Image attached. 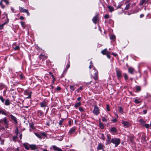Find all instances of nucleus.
Masks as SVG:
<instances>
[{"label": "nucleus", "instance_id": "obj_30", "mask_svg": "<svg viewBox=\"0 0 151 151\" xmlns=\"http://www.w3.org/2000/svg\"><path fill=\"white\" fill-rule=\"evenodd\" d=\"M70 89L72 91H74L75 89L74 86H70Z\"/></svg>", "mask_w": 151, "mask_h": 151}, {"label": "nucleus", "instance_id": "obj_36", "mask_svg": "<svg viewBox=\"0 0 151 151\" xmlns=\"http://www.w3.org/2000/svg\"><path fill=\"white\" fill-rule=\"evenodd\" d=\"M136 90L137 91H139L141 90L140 87L139 86H137L136 87Z\"/></svg>", "mask_w": 151, "mask_h": 151}, {"label": "nucleus", "instance_id": "obj_11", "mask_svg": "<svg viewBox=\"0 0 151 151\" xmlns=\"http://www.w3.org/2000/svg\"><path fill=\"white\" fill-rule=\"evenodd\" d=\"M52 147L53 149L55 151H62L61 149L55 145H53Z\"/></svg>", "mask_w": 151, "mask_h": 151}, {"label": "nucleus", "instance_id": "obj_64", "mask_svg": "<svg viewBox=\"0 0 151 151\" xmlns=\"http://www.w3.org/2000/svg\"><path fill=\"white\" fill-rule=\"evenodd\" d=\"M80 90H82L83 89V88L82 87H80L79 88Z\"/></svg>", "mask_w": 151, "mask_h": 151}, {"label": "nucleus", "instance_id": "obj_22", "mask_svg": "<svg viewBox=\"0 0 151 151\" xmlns=\"http://www.w3.org/2000/svg\"><path fill=\"white\" fill-rule=\"evenodd\" d=\"M110 131L113 132H117L116 129L114 127H113L111 128Z\"/></svg>", "mask_w": 151, "mask_h": 151}, {"label": "nucleus", "instance_id": "obj_62", "mask_svg": "<svg viewBox=\"0 0 151 151\" xmlns=\"http://www.w3.org/2000/svg\"><path fill=\"white\" fill-rule=\"evenodd\" d=\"M112 54L114 55L115 56H116L117 55L116 54H115L114 53H112Z\"/></svg>", "mask_w": 151, "mask_h": 151}, {"label": "nucleus", "instance_id": "obj_52", "mask_svg": "<svg viewBox=\"0 0 151 151\" xmlns=\"http://www.w3.org/2000/svg\"><path fill=\"white\" fill-rule=\"evenodd\" d=\"M19 78L21 79H22L23 78V76L22 74H20V75H19Z\"/></svg>", "mask_w": 151, "mask_h": 151}, {"label": "nucleus", "instance_id": "obj_28", "mask_svg": "<svg viewBox=\"0 0 151 151\" xmlns=\"http://www.w3.org/2000/svg\"><path fill=\"white\" fill-rule=\"evenodd\" d=\"M99 124L100 128L101 129H103L104 128V125L101 122H99Z\"/></svg>", "mask_w": 151, "mask_h": 151}, {"label": "nucleus", "instance_id": "obj_56", "mask_svg": "<svg viewBox=\"0 0 151 151\" xmlns=\"http://www.w3.org/2000/svg\"><path fill=\"white\" fill-rule=\"evenodd\" d=\"M112 121L114 122H115L117 121V119H116L112 120Z\"/></svg>", "mask_w": 151, "mask_h": 151}, {"label": "nucleus", "instance_id": "obj_41", "mask_svg": "<svg viewBox=\"0 0 151 151\" xmlns=\"http://www.w3.org/2000/svg\"><path fill=\"white\" fill-rule=\"evenodd\" d=\"M0 100L2 102H4V99L3 98L2 96H0Z\"/></svg>", "mask_w": 151, "mask_h": 151}, {"label": "nucleus", "instance_id": "obj_25", "mask_svg": "<svg viewBox=\"0 0 151 151\" xmlns=\"http://www.w3.org/2000/svg\"><path fill=\"white\" fill-rule=\"evenodd\" d=\"M108 8L109 9V11L110 12H112L114 11V8L113 7L109 6H108Z\"/></svg>", "mask_w": 151, "mask_h": 151}, {"label": "nucleus", "instance_id": "obj_5", "mask_svg": "<svg viewBox=\"0 0 151 151\" xmlns=\"http://www.w3.org/2000/svg\"><path fill=\"white\" fill-rule=\"evenodd\" d=\"M107 137V143H106V145H107L110 144L111 143V137L110 135L109 134H107L106 135Z\"/></svg>", "mask_w": 151, "mask_h": 151}, {"label": "nucleus", "instance_id": "obj_43", "mask_svg": "<svg viewBox=\"0 0 151 151\" xmlns=\"http://www.w3.org/2000/svg\"><path fill=\"white\" fill-rule=\"evenodd\" d=\"M124 78L125 80H127L128 79V76L126 74H124Z\"/></svg>", "mask_w": 151, "mask_h": 151}, {"label": "nucleus", "instance_id": "obj_20", "mask_svg": "<svg viewBox=\"0 0 151 151\" xmlns=\"http://www.w3.org/2000/svg\"><path fill=\"white\" fill-rule=\"evenodd\" d=\"M139 122H140V124L142 126H144L145 123V122L142 119H140L139 120Z\"/></svg>", "mask_w": 151, "mask_h": 151}, {"label": "nucleus", "instance_id": "obj_40", "mask_svg": "<svg viewBox=\"0 0 151 151\" xmlns=\"http://www.w3.org/2000/svg\"><path fill=\"white\" fill-rule=\"evenodd\" d=\"M110 52H108V53H107L106 54V56H107V58H109V59H110V57H111L110 55Z\"/></svg>", "mask_w": 151, "mask_h": 151}, {"label": "nucleus", "instance_id": "obj_42", "mask_svg": "<svg viewBox=\"0 0 151 151\" xmlns=\"http://www.w3.org/2000/svg\"><path fill=\"white\" fill-rule=\"evenodd\" d=\"M1 113L2 114H4V115H6V113H5V112L4 111L1 110L0 114Z\"/></svg>", "mask_w": 151, "mask_h": 151}, {"label": "nucleus", "instance_id": "obj_29", "mask_svg": "<svg viewBox=\"0 0 151 151\" xmlns=\"http://www.w3.org/2000/svg\"><path fill=\"white\" fill-rule=\"evenodd\" d=\"M35 134L36 136H37L39 138H40V139L42 138V137H41V134L40 133L38 134L36 133H35Z\"/></svg>", "mask_w": 151, "mask_h": 151}, {"label": "nucleus", "instance_id": "obj_21", "mask_svg": "<svg viewBox=\"0 0 151 151\" xmlns=\"http://www.w3.org/2000/svg\"><path fill=\"white\" fill-rule=\"evenodd\" d=\"M4 104L5 105L8 106L10 104V101L8 99H6L5 101Z\"/></svg>", "mask_w": 151, "mask_h": 151}, {"label": "nucleus", "instance_id": "obj_53", "mask_svg": "<svg viewBox=\"0 0 151 151\" xmlns=\"http://www.w3.org/2000/svg\"><path fill=\"white\" fill-rule=\"evenodd\" d=\"M143 112L144 114H145L147 112V111L146 110H144L143 111Z\"/></svg>", "mask_w": 151, "mask_h": 151}, {"label": "nucleus", "instance_id": "obj_4", "mask_svg": "<svg viewBox=\"0 0 151 151\" xmlns=\"http://www.w3.org/2000/svg\"><path fill=\"white\" fill-rule=\"evenodd\" d=\"M19 9L21 12H24V13H27L28 16H29V13L28 12V10L26 9H24L22 7H20L19 8Z\"/></svg>", "mask_w": 151, "mask_h": 151}, {"label": "nucleus", "instance_id": "obj_17", "mask_svg": "<svg viewBox=\"0 0 151 151\" xmlns=\"http://www.w3.org/2000/svg\"><path fill=\"white\" fill-rule=\"evenodd\" d=\"M29 93V94L28 96L27 97V98H29L31 97V93L30 92H29L27 91H25L24 92V94L26 95H27Z\"/></svg>", "mask_w": 151, "mask_h": 151}, {"label": "nucleus", "instance_id": "obj_6", "mask_svg": "<svg viewBox=\"0 0 151 151\" xmlns=\"http://www.w3.org/2000/svg\"><path fill=\"white\" fill-rule=\"evenodd\" d=\"M93 69L95 72V73H94L95 75L93 77V78L95 80H97L98 79V72L94 68H93Z\"/></svg>", "mask_w": 151, "mask_h": 151}, {"label": "nucleus", "instance_id": "obj_63", "mask_svg": "<svg viewBox=\"0 0 151 151\" xmlns=\"http://www.w3.org/2000/svg\"><path fill=\"white\" fill-rule=\"evenodd\" d=\"M22 134H20V135H19V137H20V139H22Z\"/></svg>", "mask_w": 151, "mask_h": 151}, {"label": "nucleus", "instance_id": "obj_8", "mask_svg": "<svg viewBox=\"0 0 151 151\" xmlns=\"http://www.w3.org/2000/svg\"><path fill=\"white\" fill-rule=\"evenodd\" d=\"M104 147V145L101 143H99L98 144V146L97 147V150H103Z\"/></svg>", "mask_w": 151, "mask_h": 151}, {"label": "nucleus", "instance_id": "obj_45", "mask_svg": "<svg viewBox=\"0 0 151 151\" xmlns=\"http://www.w3.org/2000/svg\"><path fill=\"white\" fill-rule=\"evenodd\" d=\"M79 111L81 112H83L84 111V110L82 107H80L79 108Z\"/></svg>", "mask_w": 151, "mask_h": 151}, {"label": "nucleus", "instance_id": "obj_34", "mask_svg": "<svg viewBox=\"0 0 151 151\" xmlns=\"http://www.w3.org/2000/svg\"><path fill=\"white\" fill-rule=\"evenodd\" d=\"M41 137H46L47 136L45 132H42L40 133Z\"/></svg>", "mask_w": 151, "mask_h": 151}, {"label": "nucleus", "instance_id": "obj_61", "mask_svg": "<svg viewBox=\"0 0 151 151\" xmlns=\"http://www.w3.org/2000/svg\"><path fill=\"white\" fill-rule=\"evenodd\" d=\"M93 65H90L89 67V68L90 69H91V68L93 66Z\"/></svg>", "mask_w": 151, "mask_h": 151}, {"label": "nucleus", "instance_id": "obj_10", "mask_svg": "<svg viewBox=\"0 0 151 151\" xmlns=\"http://www.w3.org/2000/svg\"><path fill=\"white\" fill-rule=\"evenodd\" d=\"M116 73L118 78H120L122 77V73L121 71L119 70H116Z\"/></svg>", "mask_w": 151, "mask_h": 151}, {"label": "nucleus", "instance_id": "obj_57", "mask_svg": "<svg viewBox=\"0 0 151 151\" xmlns=\"http://www.w3.org/2000/svg\"><path fill=\"white\" fill-rule=\"evenodd\" d=\"M41 149L42 150V151H50L47 150L46 149H43L42 148Z\"/></svg>", "mask_w": 151, "mask_h": 151}, {"label": "nucleus", "instance_id": "obj_19", "mask_svg": "<svg viewBox=\"0 0 151 151\" xmlns=\"http://www.w3.org/2000/svg\"><path fill=\"white\" fill-rule=\"evenodd\" d=\"M29 147L32 150H35L36 148V146L35 145H30Z\"/></svg>", "mask_w": 151, "mask_h": 151}, {"label": "nucleus", "instance_id": "obj_23", "mask_svg": "<svg viewBox=\"0 0 151 151\" xmlns=\"http://www.w3.org/2000/svg\"><path fill=\"white\" fill-rule=\"evenodd\" d=\"M118 110L119 112L121 114H123V108L120 106L118 107Z\"/></svg>", "mask_w": 151, "mask_h": 151}, {"label": "nucleus", "instance_id": "obj_15", "mask_svg": "<svg viewBox=\"0 0 151 151\" xmlns=\"http://www.w3.org/2000/svg\"><path fill=\"white\" fill-rule=\"evenodd\" d=\"M12 119L16 123H17V120L16 118L13 115L11 114L10 115Z\"/></svg>", "mask_w": 151, "mask_h": 151}, {"label": "nucleus", "instance_id": "obj_13", "mask_svg": "<svg viewBox=\"0 0 151 151\" xmlns=\"http://www.w3.org/2000/svg\"><path fill=\"white\" fill-rule=\"evenodd\" d=\"M29 145L28 143H24L23 144V146L27 150H29Z\"/></svg>", "mask_w": 151, "mask_h": 151}, {"label": "nucleus", "instance_id": "obj_60", "mask_svg": "<svg viewBox=\"0 0 151 151\" xmlns=\"http://www.w3.org/2000/svg\"><path fill=\"white\" fill-rule=\"evenodd\" d=\"M144 16V15L143 14H141L140 16V18L143 17Z\"/></svg>", "mask_w": 151, "mask_h": 151}, {"label": "nucleus", "instance_id": "obj_58", "mask_svg": "<svg viewBox=\"0 0 151 151\" xmlns=\"http://www.w3.org/2000/svg\"><path fill=\"white\" fill-rule=\"evenodd\" d=\"M19 19L21 20H23L24 19V18L22 16H20L19 17Z\"/></svg>", "mask_w": 151, "mask_h": 151}, {"label": "nucleus", "instance_id": "obj_48", "mask_svg": "<svg viewBox=\"0 0 151 151\" xmlns=\"http://www.w3.org/2000/svg\"><path fill=\"white\" fill-rule=\"evenodd\" d=\"M29 126H30V127L31 128H32L33 129L34 128L33 127V124H29Z\"/></svg>", "mask_w": 151, "mask_h": 151}, {"label": "nucleus", "instance_id": "obj_16", "mask_svg": "<svg viewBox=\"0 0 151 151\" xmlns=\"http://www.w3.org/2000/svg\"><path fill=\"white\" fill-rule=\"evenodd\" d=\"M134 70V69L131 67H130L128 68V72L131 74H133Z\"/></svg>", "mask_w": 151, "mask_h": 151}, {"label": "nucleus", "instance_id": "obj_9", "mask_svg": "<svg viewBox=\"0 0 151 151\" xmlns=\"http://www.w3.org/2000/svg\"><path fill=\"white\" fill-rule=\"evenodd\" d=\"M99 20L98 15L95 16L92 19V21L95 23H96Z\"/></svg>", "mask_w": 151, "mask_h": 151}, {"label": "nucleus", "instance_id": "obj_54", "mask_svg": "<svg viewBox=\"0 0 151 151\" xmlns=\"http://www.w3.org/2000/svg\"><path fill=\"white\" fill-rule=\"evenodd\" d=\"M4 140L3 139H1V143L2 145L4 144Z\"/></svg>", "mask_w": 151, "mask_h": 151}, {"label": "nucleus", "instance_id": "obj_18", "mask_svg": "<svg viewBox=\"0 0 151 151\" xmlns=\"http://www.w3.org/2000/svg\"><path fill=\"white\" fill-rule=\"evenodd\" d=\"M109 52V51H108L107 50V49L106 48L102 50L101 52V53L103 55H106L108 52Z\"/></svg>", "mask_w": 151, "mask_h": 151}, {"label": "nucleus", "instance_id": "obj_26", "mask_svg": "<svg viewBox=\"0 0 151 151\" xmlns=\"http://www.w3.org/2000/svg\"><path fill=\"white\" fill-rule=\"evenodd\" d=\"M99 135L100 136V138L103 140H104L105 139V138L104 134L102 133H100L99 134Z\"/></svg>", "mask_w": 151, "mask_h": 151}, {"label": "nucleus", "instance_id": "obj_12", "mask_svg": "<svg viewBox=\"0 0 151 151\" xmlns=\"http://www.w3.org/2000/svg\"><path fill=\"white\" fill-rule=\"evenodd\" d=\"M6 16L7 19V21L6 22L4 23L1 25H0V29H2L3 28V27L6 23H7L9 21V19L7 18V14H6Z\"/></svg>", "mask_w": 151, "mask_h": 151}, {"label": "nucleus", "instance_id": "obj_37", "mask_svg": "<svg viewBox=\"0 0 151 151\" xmlns=\"http://www.w3.org/2000/svg\"><path fill=\"white\" fill-rule=\"evenodd\" d=\"M146 0H142L139 4L140 5H142L145 3Z\"/></svg>", "mask_w": 151, "mask_h": 151}, {"label": "nucleus", "instance_id": "obj_24", "mask_svg": "<svg viewBox=\"0 0 151 151\" xmlns=\"http://www.w3.org/2000/svg\"><path fill=\"white\" fill-rule=\"evenodd\" d=\"M3 120L5 124L6 125H8V124L9 121L7 120L6 117L4 118Z\"/></svg>", "mask_w": 151, "mask_h": 151}, {"label": "nucleus", "instance_id": "obj_46", "mask_svg": "<svg viewBox=\"0 0 151 151\" xmlns=\"http://www.w3.org/2000/svg\"><path fill=\"white\" fill-rule=\"evenodd\" d=\"M70 65H69V64H68L66 66V71H67V70H68V69L69 68V67H70Z\"/></svg>", "mask_w": 151, "mask_h": 151}, {"label": "nucleus", "instance_id": "obj_49", "mask_svg": "<svg viewBox=\"0 0 151 151\" xmlns=\"http://www.w3.org/2000/svg\"><path fill=\"white\" fill-rule=\"evenodd\" d=\"M110 38L111 39H114L115 38V36L114 35H111L110 37Z\"/></svg>", "mask_w": 151, "mask_h": 151}, {"label": "nucleus", "instance_id": "obj_47", "mask_svg": "<svg viewBox=\"0 0 151 151\" xmlns=\"http://www.w3.org/2000/svg\"><path fill=\"white\" fill-rule=\"evenodd\" d=\"M1 1H2V2L3 1L5 2L6 4H9V2L7 0H1Z\"/></svg>", "mask_w": 151, "mask_h": 151}, {"label": "nucleus", "instance_id": "obj_32", "mask_svg": "<svg viewBox=\"0 0 151 151\" xmlns=\"http://www.w3.org/2000/svg\"><path fill=\"white\" fill-rule=\"evenodd\" d=\"M141 102V101H139V99H135L134 100V102L136 104H139Z\"/></svg>", "mask_w": 151, "mask_h": 151}, {"label": "nucleus", "instance_id": "obj_59", "mask_svg": "<svg viewBox=\"0 0 151 151\" xmlns=\"http://www.w3.org/2000/svg\"><path fill=\"white\" fill-rule=\"evenodd\" d=\"M81 99V97H79L77 99V100L78 101H79Z\"/></svg>", "mask_w": 151, "mask_h": 151}, {"label": "nucleus", "instance_id": "obj_44", "mask_svg": "<svg viewBox=\"0 0 151 151\" xmlns=\"http://www.w3.org/2000/svg\"><path fill=\"white\" fill-rule=\"evenodd\" d=\"M106 109H107V110L108 111H109L110 110L109 107L108 105H106Z\"/></svg>", "mask_w": 151, "mask_h": 151}, {"label": "nucleus", "instance_id": "obj_38", "mask_svg": "<svg viewBox=\"0 0 151 151\" xmlns=\"http://www.w3.org/2000/svg\"><path fill=\"white\" fill-rule=\"evenodd\" d=\"M102 121L104 122H106L107 121V120L104 117H102Z\"/></svg>", "mask_w": 151, "mask_h": 151}, {"label": "nucleus", "instance_id": "obj_39", "mask_svg": "<svg viewBox=\"0 0 151 151\" xmlns=\"http://www.w3.org/2000/svg\"><path fill=\"white\" fill-rule=\"evenodd\" d=\"M144 126L147 129L149 128L150 126V125L148 124H145Z\"/></svg>", "mask_w": 151, "mask_h": 151}, {"label": "nucleus", "instance_id": "obj_51", "mask_svg": "<svg viewBox=\"0 0 151 151\" xmlns=\"http://www.w3.org/2000/svg\"><path fill=\"white\" fill-rule=\"evenodd\" d=\"M19 49V47L18 46H16L14 48V50H18Z\"/></svg>", "mask_w": 151, "mask_h": 151}, {"label": "nucleus", "instance_id": "obj_14", "mask_svg": "<svg viewBox=\"0 0 151 151\" xmlns=\"http://www.w3.org/2000/svg\"><path fill=\"white\" fill-rule=\"evenodd\" d=\"M40 105L42 107H46L47 105L46 102L45 101H43L42 102L40 103Z\"/></svg>", "mask_w": 151, "mask_h": 151}, {"label": "nucleus", "instance_id": "obj_3", "mask_svg": "<svg viewBox=\"0 0 151 151\" xmlns=\"http://www.w3.org/2000/svg\"><path fill=\"white\" fill-rule=\"evenodd\" d=\"M122 123L123 126L125 127H128L131 125L130 124L129 122L124 120L122 121Z\"/></svg>", "mask_w": 151, "mask_h": 151}, {"label": "nucleus", "instance_id": "obj_2", "mask_svg": "<svg viewBox=\"0 0 151 151\" xmlns=\"http://www.w3.org/2000/svg\"><path fill=\"white\" fill-rule=\"evenodd\" d=\"M100 110L99 108L97 106H95L94 108L93 111V113L96 116L98 115L100 113Z\"/></svg>", "mask_w": 151, "mask_h": 151}, {"label": "nucleus", "instance_id": "obj_55", "mask_svg": "<svg viewBox=\"0 0 151 151\" xmlns=\"http://www.w3.org/2000/svg\"><path fill=\"white\" fill-rule=\"evenodd\" d=\"M56 89L58 91H60L61 90V88L60 87H57Z\"/></svg>", "mask_w": 151, "mask_h": 151}, {"label": "nucleus", "instance_id": "obj_27", "mask_svg": "<svg viewBox=\"0 0 151 151\" xmlns=\"http://www.w3.org/2000/svg\"><path fill=\"white\" fill-rule=\"evenodd\" d=\"M81 105V103L79 102L78 103H77L75 104V107L77 108L78 107H79Z\"/></svg>", "mask_w": 151, "mask_h": 151}, {"label": "nucleus", "instance_id": "obj_31", "mask_svg": "<svg viewBox=\"0 0 151 151\" xmlns=\"http://www.w3.org/2000/svg\"><path fill=\"white\" fill-rule=\"evenodd\" d=\"M130 6V4H129L127 5L125 8V9L126 10H127L129 9V6Z\"/></svg>", "mask_w": 151, "mask_h": 151}, {"label": "nucleus", "instance_id": "obj_1", "mask_svg": "<svg viewBox=\"0 0 151 151\" xmlns=\"http://www.w3.org/2000/svg\"><path fill=\"white\" fill-rule=\"evenodd\" d=\"M115 145V147H116L120 143V139L119 138H114L111 139V142Z\"/></svg>", "mask_w": 151, "mask_h": 151}, {"label": "nucleus", "instance_id": "obj_7", "mask_svg": "<svg viewBox=\"0 0 151 151\" xmlns=\"http://www.w3.org/2000/svg\"><path fill=\"white\" fill-rule=\"evenodd\" d=\"M76 128L75 127H73L71 128L69 131V133L70 134L74 133L76 130Z\"/></svg>", "mask_w": 151, "mask_h": 151}, {"label": "nucleus", "instance_id": "obj_33", "mask_svg": "<svg viewBox=\"0 0 151 151\" xmlns=\"http://www.w3.org/2000/svg\"><path fill=\"white\" fill-rule=\"evenodd\" d=\"M21 25L22 27H23L24 28L25 27V23L24 22H20Z\"/></svg>", "mask_w": 151, "mask_h": 151}, {"label": "nucleus", "instance_id": "obj_50", "mask_svg": "<svg viewBox=\"0 0 151 151\" xmlns=\"http://www.w3.org/2000/svg\"><path fill=\"white\" fill-rule=\"evenodd\" d=\"M104 17L105 19H107L109 17V15L107 14H106L105 15Z\"/></svg>", "mask_w": 151, "mask_h": 151}, {"label": "nucleus", "instance_id": "obj_35", "mask_svg": "<svg viewBox=\"0 0 151 151\" xmlns=\"http://www.w3.org/2000/svg\"><path fill=\"white\" fill-rule=\"evenodd\" d=\"M0 5L1 6V8L4 9L5 8V6L2 4V1H1L0 2Z\"/></svg>", "mask_w": 151, "mask_h": 151}]
</instances>
